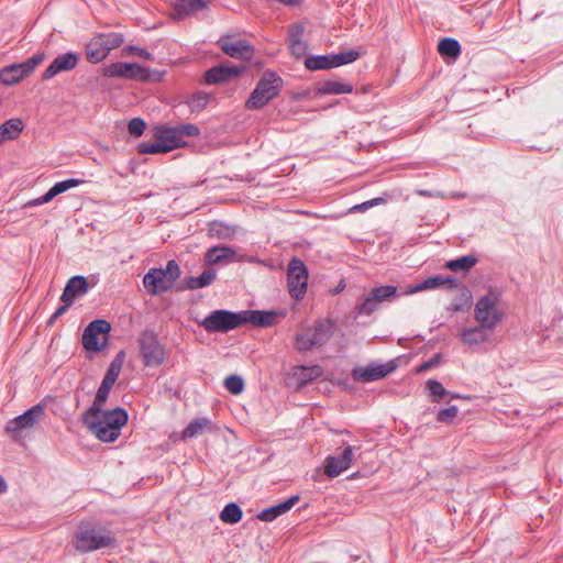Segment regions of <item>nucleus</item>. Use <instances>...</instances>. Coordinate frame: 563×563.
Here are the masks:
<instances>
[{
  "label": "nucleus",
  "mask_w": 563,
  "mask_h": 563,
  "mask_svg": "<svg viewBox=\"0 0 563 563\" xmlns=\"http://www.w3.org/2000/svg\"><path fill=\"white\" fill-rule=\"evenodd\" d=\"M129 419L128 411L122 407L112 410H101L100 416H87L82 413L84 426L100 441L114 442L120 437V431Z\"/></svg>",
  "instance_id": "obj_1"
},
{
  "label": "nucleus",
  "mask_w": 563,
  "mask_h": 563,
  "mask_svg": "<svg viewBox=\"0 0 563 563\" xmlns=\"http://www.w3.org/2000/svg\"><path fill=\"white\" fill-rule=\"evenodd\" d=\"M114 544L115 538L110 530L91 522H80L73 539L74 548L82 553L113 547Z\"/></svg>",
  "instance_id": "obj_2"
},
{
  "label": "nucleus",
  "mask_w": 563,
  "mask_h": 563,
  "mask_svg": "<svg viewBox=\"0 0 563 563\" xmlns=\"http://www.w3.org/2000/svg\"><path fill=\"white\" fill-rule=\"evenodd\" d=\"M283 86L284 80L277 73L265 70L245 102L246 109H263L280 93Z\"/></svg>",
  "instance_id": "obj_3"
},
{
  "label": "nucleus",
  "mask_w": 563,
  "mask_h": 563,
  "mask_svg": "<svg viewBox=\"0 0 563 563\" xmlns=\"http://www.w3.org/2000/svg\"><path fill=\"white\" fill-rule=\"evenodd\" d=\"M335 332V322L331 319H319L312 327L295 336L296 349L307 352L327 344Z\"/></svg>",
  "instance_id": "obj_4"
},
{
  "label": "nucleus",
  "mask_w": 563,
  "mask_h": 563,
  "mask_svg": "<svg viewBox=\"0 0 563 563\" xmlns=\"http://www.w3.org/2000/svg\"><path fill=\"white\" fill-rule=\"evenodd\" d=\"M179 276V265L170 260L165 268H151L143 277V285L148 294L155 296L170 290Z\"/></svg>",
  "instance_id": "obj_5"
},
{
  "label": "nucleus",
  "mask_w": 563,
  "mask_h": 563,
  "mask_svg": "<svg viewBox=\"0 0 563 563\" xmlns=\"http://www.w3.org/2000/svg\"><path fill=\"white\" fill-rule=\"evenodd\" d=\"M154 142H142L137 145L140 154L167 153L181 147L185 142L180 141L175 126L157 125L152 130Z\"/></svg>",
  "instance_id": "obj_6"
},
{
  "label": "nucleus",
  "mask_w": 563,
  "mask_h": 563,
  "mask_svg": "<svg viewBox=\"0 0 563 563\" xmlns=\"http://www.w3.org/2000/svg\"><path fill=\"white\" fill-rule=\"evenodd\" d=\"M103 76L112 78H125L132 80L146 81H161L164 73L158 70H151L143 67L137 63H123L115 62L103 68Z\"/></svg>",
  "instance_id": "obj_7"
},
{
  "label": "nucleus",
  "mask_w": 563,
  "mask_h": 563,
  "mask_svg": "<svg viewBox=\"0 0 563 563\" xmlns=\"http://www.w3.org/2000/svg\"><path fill=\"white\" fill-rule=\"evenodd\" d=\"M207 332L227 333L242 325L241 311L234 312L225 309L211 311L205 319L198 321Z\"/></svg>",
  "instance_id": "obj_8"
},
{
  "label": "nucleus",
  "mask_w": 563,
  "mask_h": 563,
  "mask_svg": "<svg viewBox=\"0 0 563 563\" xmlns=\"http://www.w3.org/2000/svg\"><path fill=\"white\" fill-rule=\"evenodd\" d=\"M498 296L489 292L477 299L475 303L474 318L483 327L494 330L501 321L503 314L497 308Z\"/></svg>",
  "instance_id": "obj_9"
},
{
  "label": "nucleus",
  "mask_w": 563,
  "mask_h": 563,
  "mask_svg": "<svg viewBox=\"0 0 563 563\" xmlns=\"http://www.w3.org/2000/svg\"><path fill=\"white\" fill-rule=\"evenodd\" d=\"M140 354L145 366H159L165 361V349L154 331L145 330L139 336Z\"/></svg>",
  "instance_id": "obj_10"
},
{
  "label": "nucleus",
  "mask_w": 563,
  "mask_h": 563,
  "mask_svg": "<svg viewBox=\"0 0 563 563\" xmlns=\"http://www.w3.org/2000/svg\"><path fill=\"white\" fill-rule=\"evenodd\" d=\"M44 59L45 54L38 52L22 63L3 67L0 70V82L7 86L18 84L20 80L27 77Z\"/></svg>",
  "instance_id": "obj_11"
},
{
  "label": "nucleus",
  "mask_w": 563,
  "mask_h": 563,
  "mask_svg": "<svg viewBox=\"0 0 563 563\" xmlns=\"http://www.w3.org/2000/svg\"><path fill=\"white\" fill-rule=\"evenodd\" d=\"M111 331V324L104 319L91 321L84 330L81 343L85 350L100 352L108 342L107 334Z\"/></svg>",
  "instance_id": "obj_12"
},
{
  "label": "nucleus",
  "mask_w": 563,
  "mask_h": 563,
  "mask_svg": "<svg viewBox=\"0 0 563 563\" xmlns=\"http://www.w3.org/2000/svg\"><path fill=\"white\" fill-rule=\"evenodd\" d=\"M287 284L291 298L296 300L303 298L308 285V269L298 257H292L288 263Z\"/></svg>",
  "instance_id": "obj_13"
},
{
  "label": "nucleus",
  "mask_w": 563,
  "mask_h": 563,
  "mask_svg": "<svg viewBox=\"0 0 563 563\" xmlns=\"http://www.w3.org/2000/svg\"><path fill=\"white\" fill-rule=\"evenodd\" d=\"M44 416V407L35 405L24 411L22 415L8 421L5 432L13 439H18L25 429H31Z\"/></svg>",
  "instance_id": "obj_14"
},
{
  "label": "nucleus",
  "mask_w": 563,
  "mask_h": 563,
  "mask_svg": "<svg viewBox=\"0 0 563 563\" xmlns=\"http://www.w3.org/2000/svg\"><path fill=\"white\" fill-rule=\"evenodd\" d=\"M217 44L231 58L250 60L254 55V47L244 38L225 34L218 40Z\"/></svg>",
  "instance_id": "obj_15"
},
{
  "label": "nucleus",
  "mask_w": 563,
  "mask_h": 563,
  "mask_svg": "<svg viewBox=\"0 0 563 563\" xmlns=\"http://www.w3.org/2000/svg\"><path fill=\"white\" fill-rule=\"evenodd\" d=\"M245 69V66H235L230 62H225L208 69L205 73L203 79L207 85L222 84L239 77Z\"/></svg>",
  "instance_id": "obj_16"
},
{
  "label": "nucleus",
  "mask_w": 563,
  "mask_h": 563,
  "mask_svg": "<svg viewBox=\"0 0 563 563\" xmlns=\"http://www.w3.org/2000/svg\"><path fill=\"white\" fill-rule=\"evenodd\" d=\"M396 368L393 362L383 365L371 363L367 366H357L352 371V378L355 382L371 383L386 377Z\"/></svg>",
  "instance_id": "obj_17"
},
{
  "label": "nucleus",
  "mask_w": 563,
  "mask_h": 563,
  "mask_svg": "<svg viewBox=\"0 0 563 563\" xmlns=\"http://www.w3.org/2000/svg\"><path fill=\"white\" fill-rule=\"evenodd\" d=\"M79 63V54L67 52L56 56L42 74L44 80L52 79L63 71H70L77 67Z\"/></svg>",
  "instance_id": "obj_18"
},
{
  "label": "nucleus",
  "mask_w": 563,
  "mask_h": 563,
  "mask_svg": "<svg viewBox=\"0 0 563 563\" xmlns=\"http://www.w3.org/2000/svg\"><path fill=\"white\" fill-rule=\"evenodd\" d=\"M440 287H448L450 289L457 287V280L453 277H444L441 274L428 277L423 282L412 286L409 285L402 295H412L423 290L437 289Z\"/></svg>",
  "instance_id": "obj_19"
},
{
  "label": "nucleus",
  "mask_w": 563,
  "mask_h": 563,
  "mask_svg": "<svg viewBox=\"0 0 563 563\" xmlns=\"http://www.w3.org/2000/svg\"><path fill=\"white\" fill-rule=\"evenodd\" d=\"M278 313L274 310H243L241 311L242 325L251 323L255 327L268 328L276 323Z\"/></svg>",
  "instance_id": "obj_20"
},
{
  "label": "nucleus",
  "mask_w": 563,
  "mask_h": 563,
  "mask_svg": "<svg viewBox=\"0 0 563 563\" xmlns=\"http://www.w3.org/2000/svg\"><path fill=\"white\" fill-rule=\"evenodd\" d=\"M89 290L87 278L81 275L73 276L66 283L64 291L60 296L62 301H67L73 306L76 298L85 295Z\"/></svg>",
  "instance_id": "obj_21"
},
{
  "label": "nucleus",
  "mask_w": 563,
  "mask_h": 563,
  "mask_svg": "<svg viewBox=\"0 0 563 563\" xmlns=\"http://www.w3.org/2000/svg\"><path fill=\"white\" fill-rule=\"evenodd\" d=\"M321 374L322 369L318 365L295 367L292 372L295 389L300 390L301 388L317 379Z\"/></svg>",
  "instance_id": "obj_22"
},
{
  "label": "nucleus",
  "mask_w": 563,
  "mask_h": 563,
  "mask_svg": "<svg viewBox=\"0 0 563 563\" xmlns=\"http://www.w3.org/2000/svg\"><path fill=\"white\" fill-rule=\"evenodd\" d=\"M299 500V496L295 495L289 497L283 503H279L277 505H274L272 507H268L266 509H263L261 512L257 514V519L261 521L269 522L278 518L279 516L286 514L289 511Z\"/></svg>",
  "instance_id": "obj_23"
},
{
  "label": "nucleus",
  "mask_w": 563,
  "mask_h": 563,
  "mask_svg": "<svg viewBox=\"0 0 563 563\" xmlns=\"http://www.w3.org/2000/svg\"><path fill=\"white\" fill-rule=\"evenodd\" d=\"M302 34L303 26L301 24L292 25L288 33L289 51L297 59L303 57L308 49V45L301 40Z\"/></svg>",
  "instance_id": "obj_24"
},
{
  "label": "nucleus",
  "mask_w": 563,
  "mask_h": 563,
  "mask_svg": "<svg viewBox=\"0 0 563 563\" xmlns=\"http://www.w3.org/2000/svg\"><path fill=\"white\" fill-rule=\"evenodd\" d=\"M487 330V327H483L479 323L476 327L465 328L461 332V340L470 346L485 343L489 340Z\"/></svg>",
  "instance_id": "obj_25"
},
{
  "label": "nucleus",
  "mask_w": 563,
  "mask_h": 563,
  "mask_svg": "<svg viewBox=\"0 0 563 563\" xmlns=\"http://www.w3.org/2000/svg\"><path fill=\"white\" fill-rule=\"evenodd\" d=\"M86 59L91 64L102 62L109 54V47H104L97 36L85 45Z\"/></svg>",
  "instance_id": "obj_26"
},
{
  "label": "nucleus",
  "mask_w": 563,
  "mask_h": 563,
  "mask_svg": "<svg viewBox=\"0 0 563 563\" xmlns=\"http://www.w3.org/2000/svg\"><path fill=\"white\" fill-rule=\"evenodd\" d=\"M24 129L20 118H11L0 125V139L4 142L16 140Z\"/></svg>",
  "instance_id": "obj_27"
},
{
  "label": "nucleus",
  "mask_w": 563,
  "mask_h": 563,
  "mask_svg": "<svg viewBox=\"0 0 563 563\" xmlns=\"http://www.w3.org/2000/svg\"><path fill=\"white\" fill-rule=\"evenodd\" d=\"M235 251L231 246H213L210 247L205 254V262L207 265H214L223 260L232 258Z\"/></svg>",
  "instance_id": "obj_28"
},
{
  "label": "nucleus",
  "mask_w": 563,
  "mask_h": 563,
  "mask_svg": "<svg viewBox=\"0 0 563 563\" xmlns=\"http://www.w3.org/2000/svg\"><path fill=\"white\" fill-rule=\"evenodd\" d=\"M210 0H175L174 9L177 13L189 15L208 8Z\"/></svg>",
  "instance_id": "obj_29"
},
{
  "label": "nucleus",
  "mask_w": 563,
  "mask_h": 563,
  "mask_svg": "<svg viewBox=\"0 0 563 563\" xmlns=\"http://www.w3.org/2000/svg\"><path fill=\"white\" fill-rule=\"evenodd\" d=\"M112 386L101 382L92 405L84 413H87V416H100L101 410H103L102 406L107 401Z\"/></svg>",
  "instance_id": "obj_30"
},
{
  "label": "nucleus",
  "mask_w": 563,
  "mask_h": 563,
  "mask_svg": "<svg viewBox=\"0 0 563 563\" xmlns=\"http://www.w3.org/2000/svg\"><path fill=\"white\" fill-rule=\"evenodd\" d=\"M438 52L444 58L456 59L461 55V44L452 37H444L439 41Z\"/></svg>",
  "instance_id": "obj_31"
},
{
  "label": "nucleus",
  "mask_w": 563,
  "mask_h": 563,
  "mask_svg": "<svg viewBox=\"0 0 563 563\" xmlns=\"http://www.w3.org/2000/svg\"><path fill=\"white\" fill-rule=\"evenodd\" d=\"M123 360H124V352L120 351L114 356V358L111 361V363L102 378L103 383H107L113 387V385L115 384V382L121 373Z\"/></svg>",
  "instance_id": "obj_32"
},
{
  "label": "nucleus",
  "mask_w": 563,
  "mask_h": 563,
  "mask_svg": "<svg viewBox=\"0 0 563 563\" xmlns=\"http://www.w3.org/2000/svg\"><path fill=\"white\" fill-rule=\"evenodd\" d=\"M353 86L349 82H341L336 80H327L319 88V92L322 95H341L351 93Z\"/></svg>",
  "instance_id": "obj_33"
},
{
  "label": "nucleus",
  "mask_w": 563,
  "mask_h": 563,
  "mask_svg": "<svg viewBox=\"0 0 563 563\" xmlns=\"http://www.w3.org/2000/svg\"><path fill=\"white\" fill-rule=\"evenodd\" d=\"M472 307V294L468 289L463 288L461 292L451 302L448 310L453 312H464Z\"/></svg>",
  "instance_id": "obj_34"
},
{
  "label": "nucleus",
  "mask_w": 563,
  "mask_h": 563,
  "mask_svg": "<svg viewBox=\"0 0 563 563\" xmlns=\"http://www.w3.org/2000/svg\"><path fill=\"white\" fill-rule=\"evenodd\" d=\"M478 262L474 255H464L455 260H451L445 264V267L453 272H467Z\"/></svg>",
  "instance_id": "obj_35"
},
{
  "label": "nucleus",
  "mask_w": 563,
  "mask_h": 563,
  "mask_svg": "<svg viewBox=\"0 0 563 563\" xmlns=\"http://www.w3.org/2000/svg\"><path fill=\"white\" fill-rule=\"evenodd\" d=\"M243 516L241 507L236 503H230L224 506L220 512V519L224 523L234 525L238 523Z\"/></svg>",
  "instance_id": "obj_36"
},
{
  "label": "nucleus",
  "mask_w": 563,
  "mask_h": 563,
  "mask_svg": "<svg viewBox=\"0 0 563 563\" xmlns=\"http://www.w3.org/2000/svg\"><path fill=\"white\" fill-rule=\"evenodd\" d=\"M211 420L208 418L192 420L183 431V439H192L199 435L206 427H211Z\"/></svg>",
  "instance_id": "obj_37"
},
{
  "label": "nucleus",
  "mask_w": 563,
  "mask_h": 563,
  "mask_svg": "<svg viewBox=\"0 0 563 563\" xmlns=\"http://www.w3.org/2000/svg\"><path fill=\"white\" fill-rule=\"evenodd\" d=\"M347 468V465H345L342 460H340V456L329 455L324 461V473L330 478L339 476Z\"/></svg>",
  "instance_id": "obj_38"
},
{
  "label": "nucleus",
  "mask_w": 563,
  "mask_h": 563,
  "mask_svg": "<svg viewBox=\"0 0 563 563\" xmlns=\"http://www.w3.org/2000/svg\"><path fill=\"white\" fill-rule=\"evenodd\" d=\"M305 66L312 71L332 68L330 55L309 56L305 59Z\"/></svg>",
  "instance_id": "obj_39"
},
{
  "label": "nucleus",
  "mask_w": 563,
  "mask_h": 563,
  "mask_svg": "<svg viewBox=\"0 0 563 563\" xmlns=\"http://www.w3.org/2000/svg\"><path fill=\"white\" fill-rule=\"evenodd\" d=\"M358 57H360V52H357L355 49H350L346 52H340L338 54L330 55L332 68L353 63Z\"/></svg>",
  "instance_id": "obj_40"
},
{
  "label": "nucleus",
  "mask_w": 563,
  "mask_h": 563,
  "mask_svg": "<svg viewBox=\"0 0 563 563\" xmlns=\"http://www.w3.org/2000/svg\"><path fill=\"white\" fill-rule=\"evenodd\" d=\"M97 37L102 42L104 47H109V53L124 42L123 34L117 32L101 33L98 34Z\"/></svg>",
  "instance_id": "obj_41"
},
{
  "label": "nucleus",
  "mask_w": 563,
  "mask_h": 563,
  "mask_svg": "<svg viewBox=\"0 0 563 563\" xmlns=\"http://www.w3.org/2000/svg\"><path fill=\"white\" fill-rule=\"evenodd\" d=\"M369 294L378 303H380L385 300H388L390 297L396 296L397 287L393 285H384L373 288Z\"/></svg>",
  "instance_id": "obj_42"
},
{
  "label": "nucleus",
  "mask_w": 563,
  "mask_h": 563,
  "mask_svg": "<svg viewBox=\"0 0 563 563\" xmlns=\"http://www.w3.org/2000/svg\"><path fill=\"white\" fill-rule=\"evenodd\" d=\"M208 102L209 96L201 91L194 93L187 100V104L190 108L191 112L202 111L207 107Z\"/></svg>",
  "instance_id": "obj_43"
},
{
  "label": "nucleus",
  "mask_w": 563,
  "mask_h": 563,
  "mask_svg": "<svg viewBox=\"0 0 563 563\" xmlns=\"http://www.w3.org/2000/svg\"><path fill=\"white\" fill-rule=\"evenodd\" d=\"M378 305L379 303L374 299V297L368 294L360 303H357L356 312L360 316H369L377 310Z\"/></svg>",
  "instance_id": "obj_44"
},
{
  "label": "nucleus",
  "mask_w": 563,
  "mask_h": 563,
  "mask_svg": "<svg viewBox=\"0 0 563 563\" xmlns=\"http://www.w3.org/2000/svg\"><path fill=\"white\" fill-rule=\"evenodd\" d=\"M209 232L210 235L224 240L230 239L233 235V231H231L228 225L218 221L210 223Z\"/></svg>",
  "instance_id": "obj_45"
},
{
  "label": "nucleus",
  "mask_w": 563,
  "mask_h": 563,
  "mask_svg": "<svg viewBox=\"0 0 563 563\" xmlns=\"http://www.w3.org/2000/svg\"><path fill=\"white\" fill-rule=\"evenodd\" d=\"M224 386L233 395H239L244 389V382L242 377L238 375H230L225 378Z\"/></svg>",
  "instance_id": "obj_46"
},
{
  "label": "nucleus",
  "mask_w": 563,
  "mask_h": 563,
  "mask_svg": "<svg viewBox=\"0 0 563 563\" xmlns=\"http://www.w3.org/2000/svg\"><path fill=\"white\" fill-rule=\"evenodd\" d=\"M427 386L431 393L432 400L434 402H439L441 398L448 395V390L443 387V385L435 379H429L427 382Z\"/></svg>",
  "instance_id": "obj_47"
},
{
  "label": "nucleus",
  "mask_w": 563,
  "mask_h": 563,
  "mask_svg": "<svg viewBox=\"0 0 563 563\" xmlns=\"http://www.w3.org/2000/svg\"><path fill=\"white\" fill-rule=\"evenodd\" d=\"M82 183H84L82 179L69 178V179H65V180L55 183L52 186V188L55 191L56 196H58V195H60V194L71 189V188H75V187L79 186Z\"/></svg>",
  "instance_id": "obj_48"
},
{
  "label": "nucleus",
  "mask_w": 563,
  "mask_h": 563,
  "mask_svg": "<svg viewBox=\"0 0 563 563\" xmlns=\"http://www.w3.org/2000/svg\"><path fill=\"white\" fill-rule=\"evenodd\" d=\"M146 128V123L141 118H133L128 124L129 133L134 137H140Z\"/></svg>",
  "instance_id": "obj_49"
},
{
  "label": "nucleus",
  "mask_w": 563,
  "mask_h": 563,
  "mask_svg": "<svg viewBox=\"0 0 563 563\" xmlns=\"http://www.w3.org/2000/svg\"><path fill=\"white\" fill-rule=\"evenodd\" d=\"M459 408L456 406H450L448 408H443L439 410L437 415V420L443 423H450L457 416Z\"/></svg>",
  "instance_id": "obj_50"
},
{
  "label": "nucleus",
  "mask_w": 563,
  "mask_h": 563,
  "mask_svg": "<svg viewBox=\"0 0 563 563\" xmlns=\"http://www.w3.org/2000/svg\"><path fill=\"white\" fill-rule=\"evenodd\" d=\"M175 128L178 131L180 141H183L184 136H198L200 134V129L196 124L186 123Z\"/></svg>",
  "instance_id": "obj_51"
},
{
  "label": "nucleus",
  "mask_w": 563,
  "mask_h": 563,
  "mask_svg": "<svg viewBox=\"0 0 563 563\" xmlns=\"http://www.w3.org/2000/svg\"><path fill=\"white\" fill-rule=\"evenodd\" d=\"M56 197V194L55 191L53 190V188L51 187L48 189V191H46L43 196L38 197V198H35V199H32L30 201H27L24 207H35V206H41V205H44V203H47L49 202L51 200H53L54 198Z\"/></svg>",
  "instance_id": "obj_52"
},
{
  "label": "nucleus",
  "mask_w": 563,
  "mask_h": 563,
  "mask_svg": "<svg viewBox=\"0 0 563 563\" xmlns=\"http://www.w3.org/2000/svg\"><path fill=\"white\" fill-rule=\"evenodd\" d=\"M124 51L128 54L142 57L146 60H153V58H154L153 55L148 51H146L143 47L136 46V45H128V46H125Z\"/></svg>",
  "instance_id": "obj_53"
},
{
  "label": "nucleus",
  "mask_w": 563,
  "mask_h": 563,
  "mask_svg": "<svg viewBox=\"0 0 563 563\" xmlns=\"http://www.w3.org/2000/svg\"><path fill=\"white\" fill-rule=\"evenodd\" d=\"M198 277L200 286L203 288L206 286L211 285L216 277L217 273L213 268H206Z\"/></svg>",
  "instance_id": "obj_54"
},
{
  "label": "nucleus",
  "mask_w": 563,
  "mask_h": 563,
  "mask_svg": "<svg viewBox=\"0 0 563 563\" xmlns=\"http://www.w3.org/2000/svg\"><path fill=\"white\" fill-rule=\"evenodd\" d=\"M62 302H63V305L59 306L55 310V312L49 317V319L47 320V322H46L47 327L53 325L56 322V320L59 317H62L71 307V305H69V302H67V301H62Z\"/></svg>",
  "instance_id": "obj_55"
},
{
  "label": "nucleus",
  "mask_w": 563,
  "mask_h": 563,
  "mask_svg": "<svg viewBox=\"0 0 563 563\" xmlns=\"http://www.w3.org/2000/svg\"><path fill=\"white\" fill-rule=\"evenodd\" d=\"M440 358H441V355L440 354H434L431 358H429L428 361L423 362L419 367H418V372H424L427 369H430L434 366H437L440 362Z\"/></svg>",
  "instance_id": "obj_56"
},
{
  "label": "nucleus",
  "mask_w": 563,
  "mask_h": 563,
  "mask_svg": "<svg viewBox=\"0 0 563 563\" xmlns=\"http://www.w3.org/2000/svg\"><path fill=\"white\" fill-rule=\"evenodd\" d=\"M353 450L354 448L351 445H347L344 448L342 454L340 455V460L347 465V467L351 465L352 459H353Z\"/></svg>",
  "instance_id": "obj_57"
},
{
  "label": "nucleus",
  "mask_w": 563,
  "mask_h": 563,
  "mask_svg": "<svg viewBox=\"0 0 563 563\" xmlns=\"http://www.w3.org/2000/svg\"><path fill=\"white\" fill-rule=\"evenodd\" d=\"M186 288L188 289H198V288H202L199 284V280H198V277H189L187 280H186Z\"/></svg>",
  "instance_id": "obj_58"
},
{
  "label": "nucleus",
  "mask_w": 563,
  "mask_h": 563,
  "mask_svg": "<svg viewBox=\"0 0 563 563\" xmlns=\"http://www.w3.org/2000/svg\"><path fill=\"white\" fill-rule=\"evenodd\" d=\"M371 208V206L367 203V201L365 202H362L360 205H355L353 206L351 209H350V212L351 213H355V212H364L366 210H368Z\"/></svg>",
  "instance_id": "obj_59"
},
{
  "label": "nucleus",
  "mask_w": 563,
  "mask_h": 563,
  "mask_svg": "<svg viewBox=\"0 0 563 563\" xmlns=\"http://www.w3.org/2000/svg\"><path fill=\"white\" fill-rule=\"evenodd\" d=\"M382 202H384V198H380V197L367 200V203L371 206V208L374 207V206H377V205H379Z\"/></svg>",
  "instance_id": "obj_60"
},
{
  "label": "nucleus",
  "mask_w": 563,
  "mask_h": 563,
  "mask_svg": "<svg viewBox=\"0 0 563 563\" xmlns=\"http://www.w3.org/2000/svg\"><path fill=\"white\" fill-rule=\"evenodd\" d=\"M7 489H8L7 482L4 481V478L2 476H0V494L5 493Z\"/></svg>",
  "instance_id": "obj_61"
},
{
  "label": "nucleus",
  "mask_w": 563,
  "mask_h": 563,
  "mask_svg": "<svg viewBox=\"0 0 563 563\" xmlns=\"http://www.w3.org/2000/svg\"><path fill=\"white\" fill-rule=\"evenodd\" d=\"M345 287V284L343 280H341V283L335 287V289L333 290V294H339L341 292Z\"/></svg>",
  "instance_id": "obj_62"
},
{
  "label": "nucleus",
  "mask_w": 563,
  "mask_h": 563,
  "mask_svg": "<svg viewBox=\"0 0 563 563\" xmlns=\"http://www.w3.org/2000/svg\"><path fill=\"white\" fill-rule=\"evenodd\" d=\"M417 194L420 197H433V195L429 190H418Z\"/></svg>",
  "instance_id": "obj_63"
},
{
  "label": "nucleus",
  "mask_w": 563,
  "mask_h": 563,
  "mask_svg": "<svg viewBox=\"0 0 563 563\" xmlns=\"http://www.w3.org/2000/svg\"><path fill=\"white\" fill-rule=\"evenodd\" d=\"M4 141L2 139H0V144L3 143Z\"/></svg>",
  "instance_id": "obj_64"
}]
</instances>
